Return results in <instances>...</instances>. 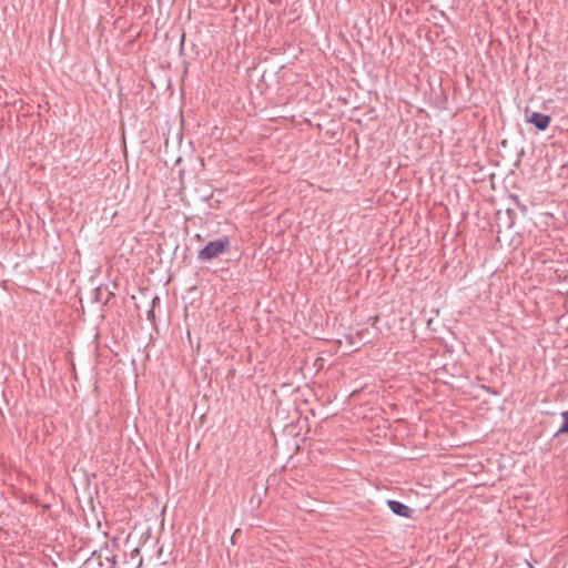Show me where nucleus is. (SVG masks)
I'll return each mask as SVG.
<instances>
[{
  "mask_svg": "<svg viewBox=\"0 0 568 568\" xmlns=\"http://www.w3.org/2000/svg\"><path fill=\"white\" fill-rule=\"evenodd\" d=\"M197 258L201 261H209L213 258V240L209 241L199 252Z\"/></svg>",
  "mask_w": 568,
  "mask_h": 568,
  "instance_id": "nucleus-4",
  "label": "nucleus"
},
{
  "mask_svg": "<svg viewBox=\"0 0 568 568\" xmlns=\"http://www.w3.org/2000/svg\"><path fill=\"white\" fill-rule=\"evenodd\" d=\"M155 301H158V298H153L152 301V307L150 308V311L148 312V320L149 321H153L154 320V303Z\"/></svg>",
  "mask_w": 568,
  "mask_h": 568,
  "instance_id": "nucleus-8",
  "label": "nucleus"
},
{
  "mask_svg": "<svg viewBox=\"0 0 568 568\" xmlns=\"http://www.w3.org/2000/svg\"><path fill=\"white\" fill-rule=\"evenodd\" d=\"M93 302L102 303V288L97 287L94 291ZM108 301H104L103 304H106Z\"/></svg>",
  "mask_w": 568,
  "mask_h": 568,
  "instance_id": "nucleus-7",
  "label": "nucleus"
},
{
  "mask_svg": "<svg viewBox=\"0 0 568 568\" xmlns=\"http://www.w3.org/2000/svg\"><path fill=\"white\" fill-rule=\"evenodd\" d=\"M526 121L532 124L536 129L545 131L550 125L551 118L549 115L539 112L528 113V110L526 111Z\"/></svg>",
  "mask_w": 568,
  "mask_h": 568,
  "instance_id": "nucleus-2",
  "label": "nucleus"
},
{
  "mask_svg": "<svg viewBox=\"0 0 568 568\" xmlns=\"http://www.w3.org/2000/svg\"><path fill=\"white\" fill-rule=\"evenodd\" d=\"M115 565L116 555L109 545H104L94 550L81 568H114Z\"/></svg>",
  "mask_w": 568,
  "mask_h": 568,
  "instance_id": "nucleus-1",
  "label": "nucleus"
},
{
  "mask_svg": "<svg viewBox=\"0 0 568 568\" xmlns=\"http://www.w3.org/2000/svg\"><path fill=\"white\" fill-rule=\"evenodd\" d=\"M230 242L226 237L215 241V255L227 251Z\"/></svg>",
  "mask_w": 568,
  "mask_h": 568,
  "instance_id": "nucleus-5",
  "label": "nucleus"
},
{
  "mask_svg": "<svg viewBox=\"0 0 568 568\" xmlns=\"http://www.w3.org/2000/svg\"><path fill=\"white\" fill-rule=\"evenodd\" d=\"M346 339H347V342H348V344H349V345H353L352 336H347V338H346Z\"/></svg>",
  "mask_w": 568,
  "mask_h": 568,
  "instance_id": "nucleus-9",
  "label": "nucleus"
},
{
  "mask_svg": "<svg viewBox=\"0 0 568 568\" xmlns=\"http://www.w3.org/2000/svg\"><path fill=\"white\" fill-rule=\"evenodd\" d=\"M387 505H388L389 509L397 516L406 517V518L412 516L413 510L408 506H406L399 501L388 500Z\"/></svg>",
  "mask_w": 568,
  "mask_h": 568,
  "instance_id": "nucleus-3",
  "label": "nucleus"
},
{
  "mask_svg": "<svg viewBox=\"0 0 568 568\" xmlns=\"http://www.w3.org/2000/svg\"><path fill=\"white\" fill-rule=\"evenodd\" d=\"M561 417L564 419V424L558 430V434H567L568 433V410L561 413Z\"/></svg>",
  "mask_w": 568,
  "mask_h": 568,
  "instance_id": "nucleus-6",
  "label": "nucleus"
}]
</instances>
